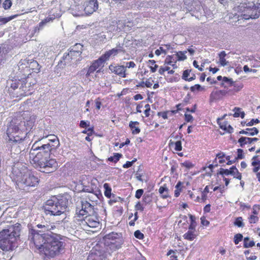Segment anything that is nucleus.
I'll use <instances>...</instances> for the list:
<instances>
[{
	"label": "nucleus",
	"instance_id": "50",
	"mask_svg": "<svg viewBox=\"0 0 260 260\" xmlns=\"http://www.w3.org/2000/svg\"><path fill=\"white\" fill-rule=\"evenodd\" d=\"M134 236L139 239H142L144 238V235L139 230L135 232Z\"/></svg>",
	"mask_w": 260,
	"mask_h": 260
},
{
	"label": "nucleus",
	"instance_id": "2",
	"mask_svg": "<svg viewBox=\"0 0 260 260\" xmlns=\"http://www.w3.org/2000/svg\"><path fill=\"white\" fill-rule=\"evenodd\" d=\"M50 151L49 144L39 146L38 142L35 143L29 154L30 163L42 172L49 173L54 172L57 168L58 164L55 159L48 157Z\"/></svg>",
	"mask_w": 260,
	"mask_h": 260
},
{
	"label": "nucleus",
	"instance_id": "42",
	"mask_svg": "<svg viewBox=\"0 0 260 260\" xmlns=\"http://www.w3.org/2000/svg\"><path fill=\"white\" fill-rule=\"evenodd\" d=\"M182 167L190 169L193 167V165L190 161H185L181 164Z\"/></svg>",
	"mask_w": 260,
	"mask_h": 260
},
{
	"label": "nucleus",
	"instance_id": "13",
	"mask_svg": "<svg viewBox=\"0 0 260 260\" xmlns=\"http://www.w3.org/2000/svg\"><path fill=\"white\" fill-rule=\"evenodd\" d=\"M83 48L80 44H76L73 48L69 52L71 57V60L74 62H76L81 59V51L79 49H81Z\"/></svg>",
	"mask_w": 260,
	"mask_h": 260
},
{
	"label": "nucleus",
	"instance_id": "14",
	"mask_svg": "<svg viewBox=\"0 0 260 260\" xmlns=\"http://www.w3.org/2000/svg\"><path fill=\"white\" fill-rule=\"evenodd\" d=\"M105 62V60L102 56H101L98 59L95 60L89 67L86 74V77H90L92 73H93L100 67H103Z\"/></svg>",
	"mask_w": 260,
	"mask_h": 260
},
{
	"label": "nucleus",
	"instance_id": "1",
	"mask_svg": "<svg viewBox=\"0 0 260 260\" xmlns=\"http://www.w3.org/2000/svg\"><path fill=\"white\" fill-rule=\"evenodd\" d=\"M36 117L28 111L18 113L10 122L7 135L8 145L11 146V151L19 153L21 151L20 141L23 140L34 126Z\"/></svg>",
	"mask_w": 260,
	"mask_h": 260
},
{
	"label": "nucleus",
	"instance_id": "12",
	"mask_svg": "<svg viewBox=\"0 0 260 260\" xmlns=\"http://www.w3.org/2000/svg\"><path fill=\"white\" fill-rule=\"evenodd\" d=\"M109 69L112 73L120 77L125 78L127 76L125 68L124 66L119 65L118 64H111L109 66Z\"/></svg>",
	"mask_w": 260,
	"mask_h": 260
},
{
	"label": "nucleus",
	"instance_id": "37",
	"mask_svg": "<svg viewBox=\"0 0 260 260\" xmlns=\"http://www.w3.org/2000/svg\"><path fill=\"white\" fill-rule=\"evenodd\" d=\"M177 252L173 250H170L167 253V255L170 256L171 260H178L177 259V255H176Z\"/></svg>",
	"mask_w": 260,
	"mask_h": 260
},
{
	"label": "nucleus",
	"instance_id": "20",
	"mask_svg": "<svg viewBox=\"0 0 260 260\" xmlns=\"http://www.w3.org/2000/svg\"><path fill=\"white\" fill-rule=\"evenodd\" d=\"M159 193L163 199H167L170 197L169 190L166 184L161 186L158 189Z\"/></svg>",
	"mask_w": 260,
	"mask_h": 260
},
{
	"label": "nucleus",
	"instance_id": "46",
	"mask_svg": "<svg viewBox=\"0 0 260 260\" xmlns=\"http://www.w3.org/2000/svg\"><path fill=\"white\" fill-rule=\"evenodd\" d=\"M88 198L91 202H96L99 199L98 195L96 193H93V192L88 196Z\"/></svg>",
	"mask_w": 260,
	"mask_h": 260
},
{
	"label": "nucleus",
	"instance_id": "49",
	"mask_svg": "<svg viewBox=\"0 0 260 260\" xmlns=\"http://www.w3.org/2000/svg\"><path fill=\"white\" fill-rule=\"evenodd\" d=\"M235 224L238 227H242L243 226V223L242 222V218L241 217H238L235 222Z\"/></svg>",
	"mask_w": 260,
	"mask_h": 260
},
{
	"label": "nucleus",
	"instance_id": "11",
	"mask_svg": "<svg viewBox=\"0 0 260 260\" xmlns=\"http://www.w3.org/2000/svg\"><path fill=\"white\" fill-rule=\"evenodd\" d=\"M84 11L86 15L92 14L98 9L99 4L97 0H87L84 5Z\"/></svg>",
	"mask_w": 260,
	"mask_h": 260
},
{
	"label": "nucleus",
	"instance_id": "36",
	"mask_svg": "<svg viewBox=\"0 0 260 260\" xmlns=\"http://www.w3.org/2000/svg\"><path fill=\"white\" fill-rule=\"evenodd\" d=\"M228 93V91L226 90H220L216 92L215 93H213V95H215L216 98H221L223 96L226 95Z\"/></svg>",
	"mask_w": 260,
	"mask_h": 260
},
{
	"label": "nucleus",
	"instance_id": "35",
	"mask_svg": "<svg viewBox=\"0 0 260 260\" xmlns=\"http://www.w3.org/2000/svg\"><path fill=\"white\" fill-rule=\"evenodd\" d=\"M190 71L185 70L183 72L182 78L185 80L191 81L193 80L195 78L193 77H190L188 78V76H189Z\"/></svg>",
	"mask_w": 260,
	"mask_h": 260
},
{
	"label": "nucleus",
	"instance_id": "62",
	"mask_svg": "<svg viewBox=\"0 0 260 260\" xmlns=\"http://www.w3.org/2000/svg\"><path fill=\"white\" fill-rule=\"evenodd\" d=\"M259 210V207L258 206H257V205L253 206V208H252V213H253L252 215H257Z\"/></svg>",
	"mask_w": 260,
	"mask_h": 260
},
{
	"label": "nucleus",
	"instance_id": "22",
	"mask_svg": "<svg viewBox=\"0 0 260 260\" xmlns=\"http://www.w3.org/2000/svg\"><path fill=\"white\" fill-rule=\"evenodd\" d=\"M171 48V45L166 44L164 45V46H161L159 48V49H157L155 51V54L157 56L160 55L161 53L166 54L167 51Z\"/></svg>",
	"mask_w": 260,
	"mask_h": 260
},
{
	"label": "nucleus",
	"instance_id": "39",
	"mask_svg": "<svg viewBox=\"0 0 260 260\" xmlns=\"http://www.w3.org/2000/svg\"><path fill=\"white\" fill-rule=\"evenodd\" d=\"M186 51L182 52L180 51L176 54L178 60H184L186 58L185 53Z\"/></svg>",
	"mask_w": 260,
	"mask_h": 260
},
{
	"label": "nucleus",
	"instance_id": "53",
	"mask_svg": "<svg viewBox=\"0 0 260 260\" xmlns=\"http://www.w3.org/2000/svg\"><path fill=\"white\" fill-rule=\"evenodd\" d=\"M175 149L176 151H181L182 150V144L181 142L180 141H177L175 143Z\"/></svg>",
	"mask_w": 260,
	"mask_h": 260
},
{
	"label": "nucleus",
	"instance_id": "57",
	"mask_svg": "<svg viewBox=\"0 0 260 260\" xmlns=\"http://www.w3.org/2000/svg\"><path fill=\"white\" fill-rule=\"evenodd\" d=\"M143 190L142 189H138L135 194V197L137 199H140L143 193Z\"/></svg>",
	"mask_w": 260,
	"mask_h": 260
},
{
	"label": "nucleus",
	"instance_id": "17",
	"mask_svg": "<svg viewBox=\"0 0 260 260\" xmlns=\"http://www.w3.org/2000/svg\"><path fill=\"white\" fill-rule=\"evenodd\" d=\"M69 11L70 13L75 17L83 16L85 14L83 6L80 5L72 6Z\"/></svg>",
	"mask_w": 260,
	"mask_h": 260
},
{
	"label": "nucleus",
	"instance_id": "54",
	"mask_svg": "<svg viewBox=\"0 0 260 260\" xmlns=\"http://www.w3.org/2000/svg\"><path fill=\"white\" fill-rule=\"evenodd\" d=\"M109 31H112L113 32H120L119 30H116V24L115 23H113V24H111L109 27Z\"/></svg>",
	"mask_w": 260,
	"mask_h": 260
},
{
	"label": "nucleus",
	"instance_id": "58",
	"mask_svg": "<svg viewBox=\"0 0 260 260\" xmlns=\"http://www.w3.org/2000/svg\"><path fill=\"white\" fill-rule=\"evenodd\" d=\"M259 122V120L258 119H252L250 121L246 123V126H252L255 123H258Z\"/></svg>",
	"mask_w": 260,
	"mask_h": 260
},
{
	"label": "nucleus",
	"instance_id": "18",
	"mask_svg": "<svg viewBox=\"0 0 260 260\" xmlns=\"http://www.w3.org/2000/svg\"><path fill=\"white\" fill-rule=\"evenodd\" d=\"M122 52V49L120 46L117 47L115 48H113L105 53L104 54L101 56L103 58L105 61H107L109 59L110 57H113L116 56L119 53Z\"/></svg>",
	"mask_w": 260,
	"mask_h": 260
},
{
	"label": "nucleus",
	"instance_id": "61",
	"mask_svg": "<svg viewBox=\"0 0 260 260\" xmlns=\"http://www.w3.org/2000/svg\"><path fill=\"white\" fill-rule=\"evenodd\" d=\"M82 133L84 134H87L88 136H90L93 133V129L92 128H89L87 130L83 131Z\"/></svg>",
	"mask_w": 260,
	"mask_h": 260
},
{
	"label": "nucleus",
	"instance_id": "60",
	"mask_svg": "<svg viewBox=\"0 0 260 260\" xmlns=\"http://www.w3.org/2000/svg\"><path fill=\"white\" fill-rule=\"evenodd\" d=\"M238 152V156L237 158L239 159H243L244 158V154H243V151L242 149H238L237 150Z\"/></svg>",
	"mask_w": 260,
	"mask_h": 260
},
{
	"label": "nucleus",
	"instance_id": "25",
	"mask_svg": "<svg viewBox=\"0 0 260 260\" xmlns=\"http://www.w3.org/2000/svg\"><path fill=\"white\" fill-rule=\"evenodd\" d=\"M115 24H116V30H119V31H126L128 30L124 22L121 20L116 22Z\"/></svg>",
	"mask_w": 260,
	"mask_h": 260
},
{
	"label": "nucleus",
	"instance_id": "8",
	"mask_svg": "<svg viewBox=\"0 0 260 260\" xmlns=\"http://www.w3.org/2000/svg\"><path fill=\"white\" fill-rule=\"evenodd\" d=\"M81 209L78 212L77 211V215L79 217L86 215L82 220L83 225H87L90 228H96L99 225L100 222L98 217L96 215H88L93 212V205L87 201H83L81 204Z\"/></svg>",
	"mask_w": 260,
	"mask_h": 260
},
{
	"label": "nucleus",
	"instance_id": "40",
	"mask_svg": "<svg viewBox=\"0 0 260 260\" xmlns=\"http://www.w3.org/2000/svg\"><path fill=\"white\" fill-rule=\"evenodd\" d=\"M223 83H222V85L224 86V87H226V85H224V83H227L230 85H232L233 83V81L232 79L228 78L226 77H223Z\"/></svg>",
	"mask_w": 260,
	"mask_h": 260
},
{
	"label": "nucleus",
	"instance_id": "16",
	"mask_svg": "<svg viewBox=\"0 0 260 260\" xmlns=\"http://www.w3.org/2000/svg\"><path fill=\"white\" fill-rule=\"evenodd\" d=\"M119 237V235L117 233L112 232L105 236L104 239L107 244H111L113 245L114 246L117 248V245L116 244V240Z\"/></svg>",
	"mask_w": 260,
	"mask_h": 260
},
{
	"label": "nucleus",
	"instance_id": "21",
	"mask_svg": "<svg viewBox=\"0 0 260 260\" xmlns=\"http://www.w3.org/2000/svg\"><path fill=\"white\" fill-rule=\"evenodd\" d=\"M226 55V54L224 51H222L218 54V56H219L218 63L221 66L224 67V66H228L229 64V61H226L225 58Z\"/></svg>",
	"mask_w": 260,
	"mask_h": 260
},
{
	"label": "nucleus",
	"instance_id": "6",
	"mask_svg": "<svg viewBox=\"0 0 260 260\" xmlns=\"http://www.w3.org/2000/svg\"><path fill=\"white\" fill-rule=\"evenodd\" d=\"M68 203L66 196L53 197L46 202L44 210L47 214L59 215L65 212Z\"/></svg>",
	"mask_w": 260,
	"mask_h": 260
},
{
	"label": "nucleus",
	"instance_id": "7",
	"mask_svg": "<svg viewBox=\"0 0 260 260\" xmlns=\"http://www.w3.org/2000/svg\"><path fill=\"white\" fill-rule=\"evenodd\" d=\"M51 234V236H49V239L41 252L48 257L57 255L64 248V243L60 241L59 236L52 233Z\"/></svg>",
	"mask_w": 260,
	"mask_h": 260
},
{
	"label": "nucleus",
	"instance_id": "55",
	"mask_svg": "<svg viewBox=\"0 0 260 260\" xmlns=\"http://www.w3.org/2000/svg\"><path fill=\"white\" fill-rule=\"evenodd\" d=\"M137 160L136 159L133 160L132 161H127L124 165H123V167L124 168H128L131 167L133 164Z\"/></svg>",
	"mask_w": 260,
	"mask_h": 260
},
{
	"label": "nucleus",
	"instance_id": "64",
	"mask_svg": "<svg viewBox=\"0 0 260 260\" xmlns=\"http://www.w3.org/2000/svg\"><path fill=\"white\" fill-rule=\"evenodd\" d=\"M201 223L203 225L208 226L209 224V221H208L207 220H206L204 217H201Z\"/></svg>",
	"mask_w": 260,
	"mask_h": 260
},
{
	"label": "nucleus",
	"instance_id": "19",
	"mask_svg": "<svg viewBox=\"0 0 260 260\" xmlns=\"http://www.w3.org/2000/svg\"><path fill=\"white\" fill-rule=\"evenodd\" d=\"M46 137L49 138L48 140L51 142L52 144L49 143L50 145V151L56 147H58L59 142L57 136L55 135H48Z\"/></svg>",
	"mask_w": 260,
	"mask_h": 260
},
{
	"label": "nucleus",
	"instance_id": "27",
	"mask_svg": "<svg viewBox=\"0 0 260 260\" xmlns=\"http://www.w3.org/2000/svg\"><path fill=\"white\" fill-rule=\"evenodd\" d=\"M196 237V235L194 233V232L192 231H188L187 233H186L183 235V237L185 239L188 240H193Z\"/></svg>",
	"mask_w": 260,
	"mask_h": 260
},
{
	"label": "nucleus",
	"instance_id": "34",
	"mask_svg": "<svg viewBox=\"0 0 260 260\" xmlns=\"http://www.w3.org/2000/svg\"><path fill=\"white\" fill-rule=\"evenodd\" d=\"M182 185V182L179 181L177 183V184L175 186L176 189L175 190L174 193H175V196L176 197H178L180 195V192L182 189V187H181Z\"/></svg>",
	"mask_w": 260,
	"mask_h": 260
},
{
	"label": "nucleus",
	"instance_id": "23",
	"mask_svg": "<svg viewBox=\"0 0 260 260\" xmlns=\"http://www.w3.org/2000/svg\"><path fill=\"white\" fill-rule=\"evenodd\" d=\"M258 133V130L256 127L246 128L245 130H242L239 132L240 134L247 135L249 136H254Z\"/></svg>",
	"mask_w": 260,
	"mask_h": 260
},
{
	"label": "nucleus",
	"instance_id": "15",
	"mask_svg": "<svg viewBox=\"0 0 260 260\" xmlns=\"http://www.w3.org/2000/svg\"><path fill=\"white\" fill-rule=\"evenodd\" d=\"M219 174L225 175H232L234 176V178L239 180H241L242 178L241 174L238 172V170L235 166H232L230 170L221 168L220 170Z\"/></svg>",
	"mask_w": 260,
	"mask_h": 260
},
{
	"label": "nucleus",
	"instance_id": "3",
	"mask_svg": "<svg viewBox=\"0 0 260 260\" xmlns=\"http://www.w3.org/2000/svg\"><path fill=\"white\" fill-rule=\"evenodd\" d=\"M37 226L41 229L42 230L37 231L34 229H31L29 231L28 239L30 240V243L37 250H38L39 252H41L42 250L45 247V244L49 239V236H51L50 231L53 230L55 227L53 225L50 224H38Z\"/></svg>",
	"mask_w": 260,
	"mask_h": 260
},
{
	"label": "nucleus",
	"instance_id": "28",
	"mask_svg": "<svg viewBox=\"0 0 260 260\" xmlns=\"http://www.w3.org/2000/svg\"><path fill=\"white\" fill-rule=\"evenodd\" d=\"M61 16L60 12L57 13L56 15H54V17H49L46 18L45 19H44L43 21L39 23V26L41 27L44 24L49 22L50 21L52 20L53 19H54L55 17H59Z\"/></svg>",
	"mask_w": 260,
	"mask_h": 260
},
{
	"label": "nucleus",
	"instance_id": "59",
	"mask_svg": "<svg viewBox=\"0 0 260 260\" xmlns=\"http://www.w3.org/2000/svg\"><path fill=\"white\" fill-rule=\"evenodd\" d=\"M193 65L196 68L199 69L200 71H202L203 70V68L204 67V63H202L201 67H199V66L198 64V62L197 61L194 60L193 62Z\"/></svg>",
	"mask_w": 260,
	"mask_h": 260
},
{
	"label": "nucleus",
	"instance_id": "30",
	"mask_svg": "<svg viewBox=\"0 0 260 260\" xmlns=\"http://www.w3.org/2000/svg\"><path fill=\"white\" fill-rule=\"evenodd\" d=\"M238 142L240 144V146L241 147H243V146L245 144L251 143L250 138L243 137H242L239 139Z\"/></svg>",
	"mask_w": 260,
	"mask_h": 260
},
{
	"label": "nucleus",
	"instance_id": "32",
	"mask_svg": "<svg viewBox=\"0 0 260 260\" xmlns=\"http://www.w3.org/2000/svg\"><path fill=\"white\" fill-rule=\"evenodd\" d=\"M255 243L253 241H250L248 237H246L244 239V246L245 248L251 247L253 246Z\"/></svg>",
	"mask_w": 260,
	"mask_h": 260
},
{
	"label": "nucleus",
	"instance_id": "43",
	"mask_svg": "<svg viewBox=\"0 0 260 260\" xmlns=\"http://www.w3.org/2000/svg\"><path fill=\"white\" fill-rule=\"evenodd\" d=\"M122 156V154L119 153H115L113 156H112L109 158L110 161H114L115 162L119 160V158Z\"/></svg>",
	"mask_w": 260,
	"mask_h": 260
},
{
	"label": "nucleus",
	"instance_id": "9",
	"mask_svg": "<svg viewBox=\"0 0 260 260\" xmlns=\"http://www.w3.org/2000/svg\"><path fill=\"white\" fill-rule=\"evenodd\" d=\"M23 172H20L16 174V181L19 188H24L27 186H35L38 182L37 177L35 176L26 168L23 170Z\"/></svg>",
	"mask_w": 260,
	"mask_h": 260
},
{
	"label": "nucleus",
	"instance_id": "44",
	"mask_svg": "<svg viewBox=\"0 0 260 260\" xmlns=\"http://www.w3.org/2000/svg\"><path fill=\"white\" fill-rule=\"evenodd\" d=\"M136 66V64L134 61H129V62H126L125 63V65L124 67L125 68V71H126V69H129V68H134Z\"/></svg>",
	"mask_w": 260,
	"mask_h": 260
},
{
	"label": "nucleus",
	"instance_id": "41",
	"mask_svg": "<svg viewBox=\"0 0 260 260\" xmlns=\"http://www.w3.org/2000/svg\"><path fill=\"white\" fill-rule=\"evenodd\" d=\"M12 5V2L11 0H5L3 4V7L7 10L11 8Z\"/></svg>",
	"mask_w": 260,
	"mask_h": 260
},
{
	"label": "nucleus",
	"instance_id": "24",
	"mask_svg": "<svg viewBox=\"0 0 260 260\" xmlns=\"http://www.w3.org/2000/svg\"><path fill=\"white\" fill-rule=\"evenodd\" d=\"M139 122L137 121L133 122L131 121L129 124V126L131 128L133 134L136 135L138 134L140 132V128L136 126V125L138 124Z\"/></svg>",
	"mask_w": 260,
	"mask_h": 260
},
{
	"label": "nucleus",
	"instance_id": "26",
	"mask_svg": "<svg viewBox=\"0 0 260 260\" xmlns=\"http://www.w3.org/2000/svg\"><path fill=\"white\" fill-rule=\"evenodd\" d=\"M233 111H234L233 116L235 117H241L242 118L244 117L245 113L244 111H242L241 109L236 107L234 109Z\"/></svg>",
	"mask_w": 260,
	"mask_h": 260
},
{
	"label": "nucleus",
	"instance_id": "52",
	"mask_svg": "<svg viewBox=\"0 0 260 260\" xmlns=\"http://www.w3.org/2000/svg\"><path fill=\"white\" fill-rule=\"evenodd\" d=\"M228 125H229V124L228 123H219L220 127L221 129H222L224 131H226L228 132L229 133H231V131L229 129H228Z\"/></svg>",
	"mask_w": 260,
	"mask_h": 260
},
{
	"label": "nucleus",
	"instance_id": "5",
	"mask_svg": "<svg viewBox=\"0 0 260 260\" xmlns=\"http://www.w3.org/2000/svg\"><path fill=\"white\" fill-rule=\"evenodd\" d=\"M20 224L8 226L0 232V248L3 251L13 250L16 247V241L19 236Z\"/></svg>",
	"mask_w": 260,
	"mask_h": 260
},
{
	"label": "nucleus",
	"instance_id": "63",
	"mask_svg": "<svg viewBox=\"0 0 260 260\" xmlns=\"http://www.w3.org/2000/svg\"><path fill=\"white\" fill-rule=\"evenodd\" d=\"M257 157H258L257 155H255L252 157V161L251 162V165L252 166H256L258 165Z\"/></svg>",
	"mask_w": 260,
	"mask_h": 260
},
{
	"label": "nucleus",
	"instance_id": "38",
	"mask_svg": "<svg viewBox=\"0 0 260 260\" xmlns=\"http://www.w3.org/2000/svg\"><path fill=\"white\" fill-rule=\"evenodd\" d=\"M149 62L151 64L150 67L151 71L152 73L155 72L158 68V66L155 64V61L154 60H149Z\"/></svg>",
	"mask_w": 260,
	"mask_h": 260
},
{
	"label": "nucleus",
	"instance_id": "33",
	"mask_svg": "<svg viewBox=\"0 0 260 260\" xmlns=\"http://www.w3.org/2000/svg\"><path fill=\"white\" fill-rule=\"evenodd\" d=\"M62 59L64 62V64H67L71 63H73V61L71 60V57L70 56V52H69L68 53L64 54Z\"/></svg>",
	"mask_w": 260,
	"mask_h": 260
},
{
	"label": "nucleus",
	"instance_id": "56",
	"mask_svg": "<svg viewBox=\"0 0 260 260\" xmlns=\"http://www.w3.org/2000/svg\"><path fill=\"white\" fill-rule=\"evenodd\" d=\"M170 70V67H160L158 70V73L160 75H163L166 71H168Z\"/></svg>",
	"mask_w": 260,
	"mask_h": 260
},
{
	"label": "nucleus",
	"instance_id": "29",
	"mask_svg": "<svg viewBox=\"0 0 260 260\" xmlns=\"http://www.w3.org/2000/svg\"><path fill=\"white\" fill-rule=\"evenodd\" d=\"M37 83V80L35 78H32L30 77H28L26 79V83H25L26 85V88L27 86L28 87H30L35 85H36Z\"/></svg>",
	"mask_w": 260,
	"mask_h": 260
},
{
	"label": "nucleus",
	"instance_id": "31",
	"mask_svg": "<svg viewBox=\"0 0 260 260\" xmlns=\"http://www.w3.org/2000/svg\"><path fill=\"white\" fill-rule=\"evenodd\" d=\"M104 188L105 189V196L108 198H110L111 196V188L108 183L104 184Z\"/></svg>",
	"mask_w": 260,
	"mask_h": 260
},
{
	"label": "nucleus",
	"instance_id": "10",
	"mask_svg": "<svg viewBox=\"0 0 260 260\" xmlns=\"http://www.w3.org/2000/svg\"><path fill=\"white\" fill-rule=\"evenodd\" d=\"M96 180H93L91 177L84 175L81 177L80 180V184L76 186L75 189L77 191H83L89 193H92L96 188L95 182Z\"/></svg>",
	"mask_w": 260,
	"mask_h": 260
},
{
	"label": "nucleus",
	"instance_id": "47",
	"mask_svg": "<svg viewBox=\"0 0 260 260\" xmlns=\"http://www.w3.org/2000/svg\"><path fill=\"white\" fill-rule=\"evenodd\" d=\"M258 218L254 215H251L249 217V221L250 223H255L258 221Z\"/></svg>",
	"mask_w": 260,
	"mask_h": 260
},
{
	"label": "nucleus",
	"instance_id": "4",
	"mask_svg": "<svg viewBox=\"0 0 260 260\" xmlns=\"http://www.w3.org/2000/svg\"><path fill=\"white\" fill-rule=\"evenodd\" d=\"M234 11L238 20L257 18L260 16V0H247L235 7Z\"/></svg>",
	"mask_w": 260,
	"mask_h": 260
},
{
	"label": "nucleus",
	"instance_id": "48",
	"mask_svg": "<svg viewBox=\"0 0 260 260\" xmlns=\"http://www.w3.org/2000/svg\"><path fill=\"white\" fill-rule=\"evenodd\" d=\"M203 89V88L199 84H196L194 86H192L190 87V90L192 92L200 91Z\"/></svg>",
	"mask_w": 260,
	"mask_h": 260
},
{
	"label": "nucleus",
	"instance_id": "45",
	"mask_svg": "<svg viewBox=\"0 0 260 260\" xmlns=\"http://www.w3.org/2000/svg\"><path fill=\"white\" fill-rule=\"evenodd\" d=\"M243 236L240 234H236L234 237V242L235 244H238L242 239Z\"/></svg>",
	"mask_w": 260,
	"mask_h": 260
},
{
	"label": "nucleus",
	"instance_id": "51",
	"mask_svg": "<svg viewBox=\"0 0 260 260\" xmlns=\"http://www.w3.org/2000/svg\"><path fill=\"white\" fill-rule=\"evenodd\" d=\"M13 17L9 18H0V25L4 24L13 19Z\"/></svg>",
	"mask_w": 260,
	"mask_h": 260
}]
</instances>
